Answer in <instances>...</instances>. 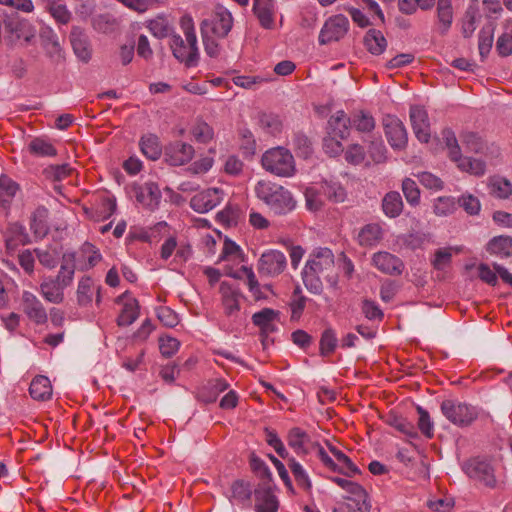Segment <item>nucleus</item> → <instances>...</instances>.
<instances>
[{
    "mask_svg": "<svg viewBox=\"0 0 512 512\" xmlns=\"http://www.w3.org/2000/svg\"><path fill=\"white\" fill-rule=\"evenodd\" d=\"M254 193L277 216L291 213L297 205L293 194L286 187L271 180H259L254 187Z\"/></svg>",
    "mask_w": 512,
    "mask_h": 512,
    "instance_id": "nucleus-1",
    "label": "nucleus"
},
{
    "mask_svg": "<svg viewBox=\"0 0 512 512\" xmlns=\"http://www.w3.org/2000/svg\"><path fill=\"white\" fill-rule=\"evenodd\" d=\"M180 27L185 40L179 34H172L169 39V47L173 56L186 67H196L199 62V49L193 19L190 15H184L180 19Z\"/></svg>",
    "mask_w": 512,
    "mask_h": 512,
    "instance_id": "nucleus-2",
    "label": "nucleus"
},
{
    "mask_svg": "<svg viewBox=\"0 0 512 512\" xmlns=\"http://www.w3.org/2000/svg\"><path fill=\"white\" fill-rule=\"evenodd\" d=\"M463 472L471 479L490 489H501L503 482L495 476V468L487 456H474L465 460L462 465Z\"/></svg>",
    "mask_w": 512,
    "mask_h": 512,
    "instance_id": "nucleus-3",
    "label": "nucleus"
},
{
    "mask_svg": "<svg viewBox=\"0 0 512 512\" xmlns=\"http://www.w3.org/2000/svg\"><path fill=\"white\" fill-rule=\"evenodd\" d=\"M263 168L280 177H290L295 172V161L291 152L284 147L266 151L261 159Z\"/></svg>",
    "mask_w": 512,
    "mask_h": 512,
    "instance_id": "nucleus-4",
    "label": "nucleus"
},
{
    "mask_svg": "<svg viewBox=\"0 0 512 512\" xmlns=\"http://www.w3.org/2000/svg\"><path fill=\"white\" fill-rule=\"evenodd\" d=\"M335 266V258L333 252L329 248H316L310 254L305 268L322 275L329 282H336V278L331 275Z\"/></svg>",
    "mask_w": 512,
    "mask_h": 512,
    "instance_id": "nucleus-5",
    "label": "nucleus"
},
{
    "mask_svg": "<svg viewBox=\"0 0 512 512\" xmlns=\"http://www.w3.org/2000/svg\"><path fill=\"white\" fill-rule=\"evenodd\" d=\"M232 27V14L224 7H218L210 19H204L200 24L201 34L209 33L216 38H225Z\"/></svg>",
    "mask_w": 512,
    "mask_h": 512,
    "instance_id": "nucleus-6",
    "label": "nucleus"
},
{
    "mask_svg": "<svg viewBox=\"0 0 512 512\" xmlns=\"http://www.w3.org/2000/svg\"><path fill=\"white\" fill-rule=\"evenodd\" d=\"M349 20L342 14L329 17L320 30L318 41L320 45L340 41L349 30Z\"/></svg>",
    "mask_w": 512,
    "mask_h": 512,
    "instance_id": "nucleus-7",
    "label": "nucleus"
},
{
    "mask_svg": "<svg viewBox=\"0 0 512 512\" xmlns=\"http://www.w3.org/2000/svg\"><path fill=\"white\" fill-rule=\"evenodd\" d=\"M382 125L387 141L392 149L403 150L408 143V136L403 122L395 115L386 114Z\"/></svg>",
    "mask_w": 512,
    "mask_h": 512,
    "instance_id": "nucleus-8",
    "label": "nucleus"
},
{
    "mask_svg": "<svg viewBox=\"0 0 512 512\" xmlns=\"http://www.w3.org/2000/svg\"><path fill=\"white\" fill-rule=\"evenodd\" d=\"M287 266L284 253L279 250H267L259 258L257 269L261 275L275 277L281 274Z\"/></svg>",
    "mask_w": 512,
    "mask_h": 512,
    "instance_id": "nucleus-9",
    "label": "nucleus"
},
{
    "mask_svg": "<svg viewBox=\"0 0 512 512\" xmlns=\"http://www.w3.org/2000/svg\"><path fill=\"white\" fill-rule=\"evenodd\" d=\"M195 156L194 147L181 140L168 143L164 148V159L171 166H183Z\"/></svg>",
    "mask_w": 512,
    "mask_h": 512,
    "instance_id": "nucleus-10",
    "label": "nucleus"
},
{
    "mask_svg": "<svg viewBox=\"0 0 512 512\" xmlns=\"http://www.w3.org/2000/svg\"><path fill=\"white\" fill-rule=\"evenodd\" d=\"M132 191L136 201L151 211L158 208L162 193L157 183L148 181L143 184H133Z\"/></svg>",
    "mask_w": 512,
    "mask_h": 512,
    "instance_id": "nucleus-11",
    "label": "nucleus"
},
{
    "mask_svg": "<svg viewBox=\"0 0 512 512\" xmlns=\"http://www.w3.org/2000/svg\"><path fill=\"white\" fill-rule=\"evenodd\" d=\"M450 160L455 162L459 170L463 172L477 177L485 174V162L471 157H463L460 153V146L456 138H453V144L450 142Z\"/></svg>",
    "mask_w": 512,
    "mask_h": 512,
    "instance_id": "nucleus-12",
    "label": "nucleus"
},
{
    "mask_svg": "<svg viewBox=\"0 0 512 512\" xmlns=\"http://www.w3.org/2000/svg\"><path fill=\"white\" fill-rule=\"evenodd\" d=\"M224 192L219 188H208L195 194L190 200V207L198 213H206L223 200Z\"/></svg>",
    "mask_w": 512,
    "mask_h": 512,
    "instance_id": "nucleus-13",
    "label": "nucleus"
},
{
    "mask_svg": "<svg viewBox=\"0 0 512 512\" xmlns=\"http://www.w3.org/2000/svg\"><path fill=\"white\" fill-rule=\"evenodd\" d=\"M22 310L28 319L36 325H44L48 315L42 302L32 292L24 291L21 299Z\"/></svg>",
    "mask_w": 512,
    "mask_h": 512,
    "instance_id": "nucleus-14",
    "label": "nucleus"
},
{
    "mask_svg": "<svg viewBox=\"0 0 512 512\" xmlns=\"http://www.w3.org/2000/svg\"><path fill=\"white\" fill-rule=\"evenodd\" d=\"M278 317L279 311L272 308H263L252 315L253 324L260 329V335L262 337V344L264 347L269 340V335L277 330L275 321Z\"/></svg>",
    "mask_w": 512,
    "mask_h": 512,
    "instance_id": "nucleus-15",
    "label": "nucleus"
},
{
    "mask_svg": "<svg viewBox=\"0 0 512 512\" xmlns=\"http://www.w3.org/2000/svg\"><path fill=\"white\" fill-rule=\"evenodd\" d=\"M372 264L382 273L387 275H401L405 266L403 261L387 251H379L373 254Z\"/></svg>",
    "mask_w": 512,
    "mask_h": 512,
    "instance_id": "nucleus-16",
    "label": "nucleus"
},
{
    "mask_svg": "<svg viewBox=\"0 0 512 512\" xmlns=\"http://www.w3.org/2000/svg\"><path fill=\"white\" fill-rule=\"evenodd\" d=\"M410 120L416 138L427 143L431 136L430 122L427 111L418 105L411 106Z\"/></svg>",
    "mask_w": 512,
    "mask_h": 512,
    "instance_id": "nucleus-17",
    "label": "nucleus"
},
{
    "mask_svg": "<svg viewBox=\"0 0 512 512\" xmlns=\"http://www.w3.org/2000/svg\"><path fill=\"white\" fill-rule=\"evenodd\" d=\"M254 509L256 512H277L278 500L272 486L265 482L254 490Z\"/></svg>",
    "mask_w": 512,
    "mask_h": 512,
    "instance_id": "nucleus-18",
    "label": "nucleus"
},
{
    "mask_svg": "<svg viewBox=\"0 0 512 512\" xmlns=\"http://www.w3.org/2000/svg\"><path fill=\"white\" fill-rule=\"evenodd\" d=\"M252 11L262 28L274 29L277 12L275 0H253Z\"/></svg>",
    "mask_w": 512,
    "mask_h": 512,
    "instance_id": "nucleus-19",
    "label": "nucleus"
},
{
    "mask_svg": "<svg viewBox=\"0 0 512 512\" xmlns=\"http://www.w3.org/2000/svg\"><path fill=\"white\" fill-rule=\"evenodd\" d=\"M117 303H123V307L117 317V325L126 327L131 325L139 317V303L137 299L128 297L127 292L116 299Z\"/></svg>",
    "mask_w": 512,
    "mask_h": 512,
    "instance_id": "nucleus-20",
    "label": "nucleus"
},
{
    "mask_svg": "<svg viewBox=\"0 0 512 512\" xmlns=\"http://www.w3.org/2000/svg\"><path fill=\"white\" fill-rule=\"evenodd\" d=\"M219 291L225 315L232 316L239 312L240 299L243 298L240 290L224 281L220 284Z\"/></svg>",
    "mask_w": 512,
    "mask_h": 512,
    "instance_id": "nucleus-21",
    "label": "nucleus"
},
{
    "mask_svg": "<svg viewBox=\"0 0 512 512\" xmlns=\"http://www.w3.org/2000/svg\"><path fill=\"white\" fill-rule=\"evenodd\" d=\"M76 253V268L87 271L95 267L102 259L99 250L91 243L85 242Z\"/></svg>",
    "mask_w": 512,
    "mask_h": 512,
    "instance_id": "nucleus-22",
    "label": "nucleus"
},
{
    "mask_svg": "<svg viewBox=\"0 0 512 512\" xmlns=\"http://www.w3.org/2000/svg\"><path fill=\"white\" fill-rule=\"evenodd\" d=\"M228 387L229 384L224 379H210L198 389L197 399L206 404L213 403L217 400L220 393L227 390Z\"/></svg>",
    "mask_w": 512,
    "mask_h": 512,
    "instance_id": "nucleus-23",
    "label": "nucleus"
},
{
    "mask_svg": "<svg viewBox=\"0 0 512 512\" xmlns=\"http://www.w3.org/2000/svg\"><path fill=\"white\" fill-rule=\"evenodd\" d=\"M76 270V253H64L61 258V265L57 275L52 276L54 280L62 284L64 287H69L74 280Z\"/></svg>",
    "mask_w": 512,
    "mask_h": 512,
    "instance_id": "nucleus-24",
    "label": "nucleus"
},
{
    "mask_svg": "<svg viewBox=\"0 0 512 512\" xmlns=\"http://www.w3.org/2000/svg\"><path fill=\"white\" fill-rule=\"evenodd\" d=\"M94 292H96V304L101 303L100 286H96L89 276H84L79 280L77 287V302L80 306L91 304Z\"/></svg>",
    "mask_w": 512,
    "mask_h": 512,
    "instance_id": "nucleus-25",
    "label": "nucleus"
},
{
    "mask_svg": "<svg viewBox=\"0 0 512 512\" xmlns=\"http://www.w3.org/2000/svg\"><path fill=\"white\" fill-rule=\"evenodd\" d=\"M66 287L54 280L52 276L45 277L39 285L42 297L53 304H61L64 301V290Z\"/></svg>",
    "mask_w": 512,
    "mask_h": 512,
    "instance_id": "nucleus-26",
    "label": "nucleus"
},
{
    "mask_svg": "<svg viewBox=\"0 0 512 512\" xmlns=\"http://www.w3.org/2000/svg\"><path fill=\"white\" fill-rule=\"evenodd\" d=\"M287 442L289 447H291L297 455H306L309 453L310 446L314 447V443H311L308 433L299 427H294L289 430Z\"/></svg>",
    "mask_w": 512,
    "mask_h": 512,
    "instance_id": "nucleus-27",
    "label": "nucleus"
},
{
    "mask_svg": "<svg viewBox=\"0 0 512 512\" xmlns=\"http://www.w3.org/2000/svg\"><path fill=\"white\" fill-rule=\"evenodd\" d=\"M70 41L76 56L83 62H88L92 50L87 35L80 28L74 27L70 33Z\"/></svg>",
    "mask_w": 512,
    "mask_h": 512,
    "instance_id": "nucleus-28",
    "label": "nucleus"
},
{
    "mask_svg": "<svg viewBox=\"0 0 512 512\" xmlns=\"http://www.w3.org/2000/svg\"><path fill=\"white\" fill-rule=\"evenodd\" d=\"M5 245L7 250L15 251L20 245L29 242V236L25 228L19 223H10L4 232Z\"/></svg>",
    "mask_w": 512,
    "mask_h": 512,
    "instance_id": "nucleus-29",
    "label": "nucleus"
},
{
    "mask_svg": "<svg viewBox=\"0 0 512 512\" xmlns=\"http://www.w3.org/2000/svg\"><path fill=\"white\" fill-rule=\"evenodd\" d=\"M329 451L335 457L338 464V469L336 472L343 474L348 478H352L358 474H360V469L354 464L350 457H348L343 451L338 449L336 446L328 443L327 444Z\"/></svg>",
    "mask_w": 512,
    "mask_h": 512,
    "instance_id": "nucleus-30",
    "label": "nucleus"
},
{
    "mask_svg": "<svg viewBox=\"0 0 512 512\" xmlns=\"http://www.w3.org/2000/svg\"><path fill=\"white\" fill-rule=\"evenodd\" d=\"M189 133L197 143L208 144L215 136L213 127L202 118H196L189 127Z\"/></svg>",
    "mask_w": 512,
    "mask_h": 512,
    "instance_id": "nucleus-31",
    "label": "nucleus"
},
{
    "mask_svg": "<svg viewBox=\"0 0 512 512\" xmlns=\"http://www.w3.org/2000/svg\"><path fill=\"white\" fill-rule=\"evenodd\" d=\"M350 118L344 111H337L328 121V134L335 135L339 139H346L350 133Z\"/></svg>",
    "mask_w": 512,
    "mask_h": 512,
    "instance_id": "nucleus-32",
    "label": "nucleus"
},
{
    "mask_svg": "<svg viewBox=\"0 0 512 512\" xmlns=\"http://www.w3.org/2000/svg\"><path fill=\"white\" fill-rule=\"evenodd\" d=\"M383 238V229L379 223H369L363 226L358 233V243L364 247H373Z\"/></svg>",
    "mask_w": 512,
    "mask_h": 512,
    "instance_id": "nucleus-33",
    "label": "nucleus"
},
{
    "mask_svg": "<svg viewBox=\"0 0 512 512\" xmlns=\"http://www.w3.org/2000/svg\"><path fill=\"white\" fill-rule=\"evenodd\" d=\"M29 393L38 401L49 400L52 396V385L48 377L38 375L30 383Z\"/></svg>",
    "mask_w": 512,
    "mask_h": 512,
    "instance_id": "nucleus-34",
    "label": "nucleus"
},
{
    "mask_svg": "<svg viewBox=\"0 0 512 512\" xmlns=\"http://www.w3.org/2000/svg\"><path fill=\"white\" fill-rule=\"evenodd\" d=\"M139 147L142 154L149 160H158L162 155V145L155 134H147L141 137Z\"/></svg>",
    "mask_w": 512,
    "mask_h": 512,
    "instance_id": "nucleus-35",
    "label": "nucleus"
},
{
    "mask_svg": "<svg viewBox=\"0 0 512 512\" xmlns=\"http://www.w3.org/2000/svg\"><path fill=\"white\" fill-rule=\"evenodd\" d=\"M241 271L246 275V285L249 289V292L252 295L254 301H260L267 299V294L264 290H270V285L261 286L259 281L256 278V275L252 268L247 266H242Z\"/></svg>",
    "mask_w": 512,
    "mask_h": 512,
    "instance_id": "nucleus-36",
    "label": "nucleus"
},
{
    "mask_svg": "<svg viewBox=\"0 0 512 512\" xmlns=\"http://www.w3.org/2000/svg\"><path fill=\"white\" fill-rule=\"evenodd\" d=\"M364 45L371 54L380 55L387 47V40L380 30L372 28L364 36Z\"/></svg>",
    "mask_w": 512,
    "mask_h": 512,
    "instance_id": "nucleus-37",
    "label": "nucleus"
},
{
    "mask_svg": "<svg viewBox=\"0 0 512 512\" xmlns=\"http://www.w3.org/2000/svg\"><path fill=\"white\" fill-rule=\"evenodd\" d=\"M476 418V410L466 404L450 406V421L459 426H466Z\"/></svg>",
    "mask_w": 512,
    "mask_h": 512,
    "instance_id": "nucleus-38",
    "label": "nucleus"
},
{
    "mask_svg": "<svg viewBox=\"0 0 512 512\" xmlns=\"http://www.w3.org/2000/svg\"><path fill=\"white\" fill-rule=\"evenodd\" d=\"M34 253L39 263L47 269H54L62 258L61 250L57 246L35 248Z\"/></svg>",
    "mask_w": 512,
    "mask_h": 512,
    "instance_id": "nucleus-39",
    "label": "nucleus"
},
{
    "mask_svg": "<svg viewBox=\"0 0 512 512\" xmlns=\"http://www.w3.org/2000/svg\"><path fill=\"white\" fill-rule=\"evenodd\" d=\"M348 494L346 499L353 502V512H369L371 508L369 496L360 484L356 483V487L352 488Z\"/></svg>",
    "mask_w": 512,
    "mask_h": 512,
    "instance_id": "nucleus-40",
    "label": "nucleus"
},
{
    "mask_svg": "<svg viewBox=\"0 0 512 512\" xmlns=\"http://www.w3.org/2000/svg\"><path fill=\"white\" fill-rule=\"evenodd\" d=\"M382 210L389 218L398 217L403 210V201L399 192H388L382 200Z\"/></svg>",
    "mask_w": 512,
    "mask_h": 512,
    "instance_id": "nucleus-41",
    "label": "nucleus"
},
{
    "mask_svg": "<svg viewBox=\"0 0 512 512\" xmlns=\"http://www.w3.org/2000/svg\"><path fill=\"white\" fill-rule=\"evenodd\" d=\"M320 191L323 192L327 200L333 203H342L347 197L345 188L339 182L322 181L320 182Z\"/></svg>",
    "mask_w": 512,
    "mask_h": 512,
    "instance_id": "nucleus-42",
    "label": "nucleus"
},
{
    "mask_svg": "<svg viewBox=\"0 0 512 512\" xmlns=\"http://www.w3.org/2000/svg\"><path fill=\"white\" fill-rule=\"evenodd\" d=\"M28 151L31 155L37 157H54L57 155V149L50 140L42 137H36L28 144Z\"/></svg>",
    "mask_w": 512,
    "mask_h": 512,
    "instance_id": "nucleus-43",
    "label": "nucleus"
},
{
    "mask_svg": "<svg viewBox=\"0 0 512 512\" xmlns=\"http://www.w3.org/2000/svg\"><path fill=\"white\" fill-rule=\"evenodd\" d=\"M487 251L499 256H510L512 251V237L505 235L493 237L487 244Z\"/></svg>",
    "mask_w": 512,
    "mask_h": 512,
    "instance_id": "nucleus-44",
    "label": "nucleus"
},
{
    "mask_svg": "<svg viewBox=\"0 0 512 512\" xmlns=\"http://www.w3.org/2000/svg\"><path fill=\"white\" fill-rule=\"evenodd\" d=\"M350 125L359 132L367 133L374 130L376 123L374 117L369 112L360 110L352 114Z\"/></svg>",
    "mask_w": 512,
    "mask_h": 512,
    "instance_id": "nucleus-45",
    "label": "nucleus"
},
{
    "mask_svg": "<svg viewBox=\"0 0 512 512\" xmlns=\"http://www.w3.org/2000/svg\"><path fill=\"white\" fill-rule=\"evenodd\" d=\"M489 193L499 199H507L512 194L511 182L503 177H492L488 182Z\"/></svg>",
    "mask_w": 512,
    "mask_h": 512,
    "instance_id": "nucleus-46",
    "label": "nucleus"
},
{
    "mask_svg": "<svg viewBox=\"0 0 512 512\" xmlns=\"http://www.w3.org/2000/svg\"><path fill=\"white\" fill-rule=\"evenodd\" d=\"M259 126L271 135L281 132L283 123L279 115L268 112H261L258 115Z\"/></svg>",
    "mask_w": 512,
    "mask_h": 512,
    "instance_id": "nucleus-47",
    "label": "nucleus"
},
{
    "mask_svg": "<svg viewBox=\"0 0 512 512\" xmlns=\"http://www.w3.org/2000/svg\"><path fill=\"white\" fill-rule=\"evenodd\" d=\"M47 216L48 210L44 207H38L32 214L30 227L36 237L42 238L47 234Z\"/></svg>",
    "mask_w": 512,
    "mask_h": 512,
    "instance_id": "nucleus-48",
    "label": "nucleus"
},
{
    "mask_svg": "<svg viewBox=\"0 0 512 512\" xmlns=\"http://www.w3.org/2000/svg\"><path fill=\"white\" fill-rule=\"evenodd\" d=\"M288 467L290 468L297 485L304 491H310L312 483L303 466L296 461L295 458H289Z\"/></svg>",
    "mask_w": 512,
    "mask_h": 512,
    "instance_id": "nucleus-49",
    "label": "nucleus"
},
{
    "mask_svg": "<svg viewBox=\"0 0 512 512\" xmlns=\"http://www.w3.org/2000/svg\"><path fill=\"white\" fill-rule=\"evenodd\" d=\"M336 333L332 328H326L320 337L319 341V353L322 357H328L332 355L337 347Z\"/></svg>",
    "mask_w": 512,
    "mask_h": 512,
    "instance_id": "nucleus-50",
    "label": "nucleus"
},
{
    "mask_svg": "<svg viewBox=\"0 0 512 512\" xmlns=\"http://www.w3.org/2000/svg\"><path fill=\"white\" fill-rule=\"evenodd\" d=\"M306 302L307 298L303 295L301 287L297 285L292 293L291 300L289 302L292 321H298L301 318L303 311L306 307Z\"/></svg>",
    "mask_w": 512,
    "mask_h": 512,
    "instance_id": "nucleus-51",
    "label": "nucleus"
},
{
    "mask_svg": "<svg viewBox=\"0 0 512 512\" xmlns=\"http://www.w3.org/2000/svg\"><path fill=\"white\" fill-rule=\"evenodd\" d=\"M306 206L310 211H319L324 206L325 196L320 191V183L305 190Z\"/></svg>",
    "mask_w": 512,
    "mask_h": 512,
    "instance_id": "nucleus-52",
    "label": "nucleus"
},
{
    "mask_svg": "<svg viewBox=\"0 0 512 512\" xmlns=\"http://www.w3.org/2000/svg\"><path fill=\"white\" fill-rule=\"evenodd\" d=\"M19 186L18 184L13 181L10 177L7 175H1L0 176V204L6 205L9 204L14 196L16 195V192L18 191Z\"/></svg>",
    "mask_w": 512,
    "mask_h": 512,
    "instance_id": "nucleus-53",
    "label": "nucleus"
},
{
    "mask_svg": "<svg viewBox=\"0 0 512 512\" xmlns=\"http://www.w3.org/2000/svg\"><path fill=\"white\" fill-rule=\"evenodd\" d=\"M292 145L299 157L308 158L313 152L312 142L301 132L293 134Z\"/></svg>",
    "mask_w": 512,
    "mask_h": 512,
    "instance_id": "nucleus-54",
    "label": "nucleus"
},
{
    "mask_svg": "<svg viewBox=\"0 0 512 512\" xmlns=\"http://www.w3.org/2000/svg\"><path fill=\"white\" fill-rule=\"evenodd\" d=\"M50 15L55 19V21L59 24L66 25L70 22L72 14L67 9L65 4L59 2H52L47 7Z\"/></svg>",
    "mask_w": 512,
    "mask_h": 512,
    "instance_id": "nucleus-55",
    "label": "nucleus"
},
{
    "mask_svg": "<svg viewBox=\"0 0 512 512\" xmlns=\"http://www.w3.org/2000/svg\"><path fill=\"white\" fill-rule=\"evenodd\" d=\"M149 31L157 38H165L170 37L171 34V26L168 24L167 20L158 17L156 19L150 20L147 25Z\"/></svg>",
    "mask_w": 512,
    "mask_h": 512,
    "instance_id": "nucleus-56",
    "label": "nucleus"
},
{
    "mask_svg": "<svg viewBox=\"0 0 512 512\" xmlns=\"http://www.w3.org/2000/svg\"><path fill=\"white\" fill-rule=\"evenodd\" d=\"M73 172V169L69 166V164H61V165H50L44 170V174L47 179L53 181H61L69 177Z\"/></svg>",
    "mask_w": 512,
    "mask_h": 512,
    "instance_id": "nucleus-57",
    "label": "nucleus"
},
{
    "mask_svg": "<svg viewBox=\"0 0 512 512\" xmlns=\"http://www.w3.org/2000/svg\"><path fill=\"white\" fill-rule=\"evenodd\" d=\"M402 191L410 205H417L420 202V190L416 182L410 178H405L402 182Z\"/></svg>",
    "mask_w": 512,
    "mask_h": 512,
    "instance_id": "nucleus-58",
    "label": "nucleus"
},
{
    "mask_svg": "<svg viewBox=\"0 0 512 512\" xmlns=\"http://www.w3.org/2000/svg\"><path fill=\"white\" fill-rule=\"evenodd\" d=\"M264 433L267 444L271 446L281 458L287 459L289 453L277 433L269 428H265Z\"/></svg>",
    "mask_w": 512,
    "mask_h": 512,
    "instance_id": "nucleus-59",
    "label": "nucleus"
},
{
    "mask_svg": "<svg viewBox=\"0 0 512 512\" xmlns=\"http://www.w3.org/2000/svg\"><path fill=\"white\" fill-rule=\"evenodd\" d=\"M303 283L305 287L314 294H320L322 291V282L320 274L314 273L306 268H304L303 273Z\"/></svg>",
    "mask_w": 512,
    "mask_h": 512,
    "instance_id": "nucleus-60",
    "label": "nucleus"
},
{
    "mask_svg": "<svg viewBox=\"0 0 512 512\" xmlns=\"http://www.w3.org/2000/svg\"><path fill=\"white\" fill-rule=\"evenodd\" d=\"M477 14V8L474 5H470L464 14L461 23V29L464 37H470L476 29L475 18Z\"/></svg>",
    "mask_w": 512,
    "mask_h": 512,
    "instance_id": "nucleus-61",
    "label": "nucleus"
},
{
    "mask_svg": "<svg viewBox=\"0 0 512 512\" xmlns=\"http://www.w3.org/2000/svg\"><path fill=\"white\" fill-rule=\"evenodd\" d=\"M368 154L376 164L383 163L387 159V149L382 140L371 141L368 146Z\"/></svg>",
    "mask_w": 512,
    "mask_h": 512,
    "instance_id": "nucleus-62",
    "label": "nucleus"
},
{
    "mask_svg": "<svg viewBox=\"0 0 512 512\" xmlns=\"http://www.w3.org/2000/svg\"><path fill=\"white\" fill-rule=\"evenodd\" d=\"M362 313L365 317L370 321H382L384 318V313L380 309V307L376 304V302L372 300L365 299L362 302L361 306Z\"/></svg>",
    "mask_w": 512,
    "mask_h": 512,
    "instance_id": "nucleus-63",
    "label": "nucleus"
},
{
    "mask_svg": "<svg viewBox=\"0 0 512 512\" xmlns=\"http://www.w3.org/2000/svg\"><path fill=\"white\" fill-rule=\"evenodd\" d=\"M457 204L459 207L463 208L466 213L469 215H477L480 211L481 205L480 201L477 197L473 196L472 194H465L462 195L458 201Z\"/></svg>",
    "mask_w": 512,
    "mask_h": 512,
    "instance_id": "nucleus-64",
    "label": "nucleus"
}]
</instances>
